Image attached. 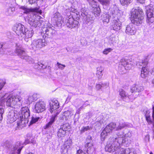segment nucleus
I'll return each instance as SVG.
<instances>
[{
  "mask_svg": "<svg viewBox=\"0 0 154 154\" xmlns=\"http://www.w3.org/2000/svg\"><path fill=\"white\" fill-rule=\"evenodd\" d=\"M125 141L123 138H116L114 137H111L107 141L105 146L106 151L112 152L115 151L119 152V148L122 143H125Z\"/></svg>",
  "mask_w": 154,
  "mask_h": 154,
  "instance_id": "obj_1",
  "label": "nucleus"
},
{
  "mask_svg": "<svg viewBox=\"0 0 154 154\" xmlns=\"http://www.w3.org/2000/svg\"><path fill=\"white\" fill-rule=\"evenodd\" d=\"M144 18L142 9L140 7L133 8L131 13V21L132 23L137 26L142 23Z\"/></svg>",
  "mask_w": 154,
  "mask_h": 154,
  "instance_id": "obj_2",
  "label": "nucleus"
},
{
  "mask_svg": "<svg viewBox=\"0 0 154 154\" xmlns=\"http://www.w3.org/2000/svg\"><path fill=\"white\" fill-rule=\"evenodd\" d=\"M69 11H70L67 12L66 17L64 20V25L65 24L68 27L72 29L78 26L79 24L78 21L74 20L73 15V14L77 15V11L76 9H69Z\"/></svg>",
  "mask_w": 154,
  "mask_h": 154,
  "instance_id": "obj_3",
  "label": "nucleus"
},
{
  "mask_svg": "<svg viewBox=\"0 0 154 154\" xmlns=\"http://www.w3.org/2000/svg\"><path fill=\"white\" fill-rule=\"evenodd\" d=\"M20 114V119L17 123V127L20 128L25 126V124L29 122L28 117L30 116V111L27 107H23L21 108V113Z\"/></svg>",
  "mask_w": 154,
  "mask_h": 154,
  "instance_id": "obj_4",
  "label": "nucleus"
},
{
  "mask_svg": "<svg viewBox=\"0 0 154 154\" xmlns=\"http://www.w3.org/2000/svg\"><path fill=\"white\" fill-rule=\"evenodd\" d=\"M22 143L20 141L16 142L14 144L12 145L9 141H5L2 146L4 149H6L8 151L13 154L15 151L17 150V154H20L23 146H22Z\"/></svg>",
  "mask_w": 154,
  "mask_h": 154,
  "instance_id": "obj_5",
  "label": "nucleus"
},
{
  "mask_svg": "<svg viewBox=\"0 0 154 154\" xmlns=\"http://www.w3.org/2000/svg\"><path fill=\"white\" fill-rule=\"evenodd\" d=\"M39 19L40 16L36 15L33 12H30L28 13L26 20L31 26L35 28L39 27L43 23V21Z\"/></svg>",
  "mask_w": 154,
  "mask_h": 154,
  "instance_id": "obj_6",
  "label": "nucleus"
},
{
  "mask_svg": "<svg viewBox=\"0 0 154 154\" xmlns=\"http://www.w3.org/2000/svg\"><path fill=\"white\" fill-rule=\"evenodd\" d=\"M112 17L113 24L111 28L113 30L118 31L121 29L122 23L124 19L121 16V14L118 12L112 14Z\"/></svg>",
  "mask_w": 154,
  "mask_h": 154,
  "instance_id": "obj_7",
  "label": "nucleus"
},
{
  "mask_svg": "<svg viewBox=\"0 0 154 154\" xmlns=\"http://www.w3.org/2000/svg\"><path fill=\"white\" fill-rule=\"evenodd\" d=\"M53 26L49 24L45 27H42V35L43 38H52L55 34L56 31L52 27Z\"/></svg>",
  "mask_w": 154,
  "mask_h": 154,
  "instance_id": "obj_8",
  "label": "nucleus"
},
{
  "mask_svg": "<svg viewBox=\"0 0 154 154\" xmlns=\"http://www.w3.org/2000/svg\"><path fill=\"white\" fill-rule=\"evenodd\" d=\"M133 62L129 60H122L121 65L119 66V70L122 74L125 73L126 70H129L132 67Z\"/></svg>",
  "mask_w": 154,
  "mask_h": 154,
  "instance_id": "obj_9",
  "label": "nucleus"
},
{
  "mask_svg": "<svg viewBox=\"0 0 154 154\" xmlns=\"http://www.w3.org/2000/svg\"><path fill=\"white\" fill-rule=\"evenodd\" d=\"M116 124L113 122H111L106 126L100 134L101 139L102 141H103L105 140L106 137L108 134L112 132L113 129L116 128Z\"/></svg>",
  "mask_w": 154,
  "mask_h": 154,
  "instance_id": "obj_10",
  "label": "nucleus"
},
{
  "mask_svg": "<svg viewBox=\"0 0 154 154\" xmlns=\"http://www.w3.org/2000/svg\"><path fill=\"white\" fill-rule=\"evenodd\" d=\"M47 44L45 38L43 39H40L34 41L31 45L33 49L35 50L39 49L45 46Z\"/></svg>",
  "mask_w": 154,
  "mask_h": 154,
  "instance_id": "obj_11",
  "label": "nucleus"
},
{
  "mask_svg": "<svg viewBox=\"0 0 154 154\" xmlns=\"http://www.w3.org/2000/svg\"><path fill=\"white\" fill-rule=\"evenodd\" d=\"M15 51L17 55L22 59L25 60L26 61L28 62L31 59V57L27 55L23 48H17Z\"/></svg>",
  "mask_w": 154,
  "mask_h": 154,
  "instance_id": "obj_12",
  "label": "nucleus"
},
{
  "mask_svg": "<svg viewBox=\"0 0 154 154\" xmlns=\"http://www.w3.org/2000/svg\"><path fill=\"white\" fill-rule=\"evenodd\" d=\"M148 63L147 60L145 59L142 60V62L138 63L140 66H143L141 71L140 76L143 78H145L148 75L149 71L147 69L146 66Z\"/></svg>",
  "mask_w": 154,
  "mask_h": 154,
  "instance_id": "obj_13",
  "label": "nucleus"
},
{
  "mask_svg": "<svg viewBox=\"0 0 154 154\" xmlns=\"http://www.w3.org/2000/svg\"><path fill=\"white\" fill-rule=\"evenodd\" d=\"M144 89L143 87L141 84H136L131 88V91L133 94V97L132 99L134 100L139 95V93Z\"/></svg>",
  "mask_w": 154,
  "mask_h": 154,
  "instance_id": "obj_14",
  "label": "nucleus"
},
{
  "mask_svg": "<svg viewBox=\"0 0 154 154\" xmlns=\"http://www.w3.org/2000/svg\"><path fill=\"white\" fill-rule=\"evenodd\" d=\"M20 114L16 111L12 110L8 114V121L10 123H12L15 121L17 119H20Z\"/></svg>",
  "mask_w": 154,
  "mask_h": 154,
  "instance_id": "obj_15",
  "label": "nucleus"
},
{
  "mask_svg": "<svg viewBox=\"0 0 154 154\" xmlns=\"http://www.w3.org/2000/svg\"><path fill=\"white\" fill-rule=\"evenodd\" d=\"M146 22L149 24L152 23L154 21V16L153 13V8L152 7L149 6L146 8Z\"/></svg>",
  "mask_w": 154,
  "mask_h": 154,
  "instance_id": "obj_16",
  "label": "nucleus"
},
{
  "mask_svg": "<svg viewBox=\"0 0 154 154\" xmlns=\"http://www.w3.org/2000/svg\"><path fill=\"white\" fill-rule=\"evenodd\" d=\"M85 12L80 13L81 14L83 17V19H85V23L86 24L89 26L91 25L94 21V17L91 14H88L86 12V10Z\"/></svg>",
  "mask_w": 154,
  "mask_h": 154,
  "instance_id": "obj_17",
  "label": "nucleus"
},
{
  "mask_svg": "<svg viewBox=\"0 0 154 154\" xmlns=\"http://www.w3.org/2000/svg\"><path fill=\"white\" fill-rule=\"evenodd\" d=\"M45 109V102L42 100L37 102L35 105L34 111L35 112H42Z\"/></svg>",
  "mask_w": 154,
  "mask_h": 154,
  "instance_id": "obj_18",
  "label": "nucleus"
},
{
  "mask_svg": "<svg viewBox=\"0 0 154 154\" xmlns=\"http://www.w3.org/2000/svg\"><path fill=\"white\" fill-rule=\"evenodd\" d=\"M119 94L121 98L124 101L128 102L133 100L132 99L131 96L129 95L125 91L122 89H120L119 91Z\"/></svg>",
  "mask_w": 154,
  "mask_h": 154,
  "instance_id": "obj_19",
  "label": "nucleus"
},
{
  "mask_svg": "<svg viewBox=\"0 0 154 154\" xmlns=\"http://www.w3.org/2000/svg\"><path fill=\"white\" fill-rule=\"evenodd\" d=\"M53 19L55 21V24L58 27H60L63 23H64V20H62V18L60 14L57 12L54 14Z\"/></svg>",
  "mask_w": 154,
  "mask_h": 154,
  "instance_id": "obj_20",
  "label": "nucleus"
},
{
  "mask_svg": "<svg viewBox=\"0 0 154 154\" xmlns=\"http://www.w3.org/2000/svg\"><path fill=\"white\" fill-rule=\"evenodd\" d=\"M137 29L132 24H129L126 27L125 32L129 35H134L137 32Z\"/></svg>",
  "mask_w": 154,
  "mask_h": 154,
  "instance_id": "obj_21",
  "label": "nucleus"
},
{
  "mask_svg": "<svg viewBox=\"0 0 154 154\" xmlns=\"http://www.w3.org/2000/svg\"><path fill=\"white\" fill-rule=\"evenodd\" d=\"M25 29V26L21 23L16 24L13 28V30L18 36H21V34L23 32V29Z\"/></svg>",
  "mask_w": 154,
  "mask_h": 154,
  "instance_id": "obj_22",
  "label": "nucleus"
},
{
  "mask_svg": "<svg viewBox=\"0 0 154 154\" xmlns=\"http://www.w3.org/2000/svg\"><path fill=\"white\" fill-rule=\"evenodd\" d=\"M50 111L52 112L59 108V103L57 100H53L50 102Z\"/></svg>",
  "mask_w": 154,
  "mask_h": 154,
  "instance_id": "obj_23",
  "label": "nucleus"
},
{
  "mask_svg": "<svg viewBox=\"0 0 154 154\" xmlns=\"http://www.w3.org/2000/svg\"><path fill=\"white\" fill-rule=\"evenodd\" d=\"M91 137L88 136L86 139L87 143L85 145V150L86 151L87 153H89L90 152L91 149L93 146L92 143H91Z\"/></svg>",
  "mask_w": 154,
  "mask_h": 154,
  "instance_id": "obj_24",
  "label": "nucleus"
},
{
  "mask_svg": "<svg viewBox=\"0 0 154 154\" xmlns=\"http://www.w3.org/2000/svg\"><path fill=\"white\" fill-rule=\"evenodd\" d=\"M76 1L77 2V5L80 10V13L85 12V11L86 10V8H85V0H76Z\"/></svg>",
  "mask_w": 154,
  "mask_h": 154,
  "instance_id": "obj_25",
  "label": "nucleus"
},
{
  "mask_svg": "<svg viewBox=\"0 0 154 154\" xmlns=\"http://www.w3.org/2000/svg\"><path fill=\"white\" fill-rule=\"evenodd\" d=\"M5 103L7 106L12 107L14 105L13 96L9 95L6 98Z\"/></svg>",
  "mask_w": 154,
  "mask_h": 154,
  "instance_id": "obj_26",
  "label": "nucleus"
},
{
  "mask_svg": "<svg viewBox=\"0 0 154 154\" xmlns=\"http://www.w3.org/2000/svg\"><path fill=\"white\" fill-rule=\"evenodd\" d=\"M73 110H72L71 111H67L64 112L63 114L62 117L61 119H64L66 121L70 116L71 115H73L72 112Z\"/></svg>",
  "mask_w": 154,
  "mask_h": 154,
  "instance_id": "obj_27",
  "label": "nucleus"
},
{
  "mask_svg": "<svg viewBox=\"0 0 154 154\" xmlns=\"http://www.w3.org/2000/svg\"><path fill=\"white\" fill-rule=\"evenodd\" d=\"M33 30L31 29H30L29 30L27 29V30L25 32V33L24 34L25 36V40L27 41L26 40L29 38H30L33 35Z\"/></svg>",
  "mask_w": 154,
  "mask_h": 154,
  "instance_id": "obj_28",
  "label": "nucleus"
},
{
  "mask_svg": "<svg viewBox=\"0 0 154 154\" xmlns=\"http://www.w3.org/2000/svg\"><path fill=\"white\" fill-rule=\"evenodd\" d=\"M58 114V112L56 113V114H54L52 115L50 121L46 125L45 127V129H47L51 127V125L55 121V118Z\"/></svg>",
  "mask_w": 154,
  "mask_h": 154,
  "instance_id": "obj_29",
  "label": "nucleus"
},
{
  "mask_svg": "<svg viewBox=\"0 0 154 154\" xmlns=\"http://www.w3.org/2000/svg\"><path fill=\"white\" fill-rule=\"evenodd\" d=\"M101 12L100 9L99 7H97L94 8L93 10L92 14L96 17H98L100 16Z\"/></svg>",
  "mask_w": 154,
  "mask_h": 154,
  "instance_id": "obj_30",
  "label": "nucleus"
},
{
  "mask_svg": "<svg viewBox=\"0 0 154 154\" xmlns=\"http://www.w3.org/2000/svg\"><path fill=\"white\" fill-rule=\"evenodd\" d=\"M65 130L62 129L61 128L58 130L57 132V136L60 138L64 137L66 134Z\"/></svg>",
  "mask_w": 154,
  "mask_h": 154,
  "instance_id": "obj_31",
  "label": "nucleus"
},
{
  "mask_svg": "<svg viewBox=\"0 0 154 154\" xmlns=\"http://www.w3.org/2000/svg\"><path fill=\"white\" fill-rule=\"evenodd\" d=\"M128 126V125L127 123L125 122L123 123L120 122L119 123V126L116 127V129L117 131H119Z\"/></svg>",
  "mask_w": 154,
  "mask_h": 154,
  "instance_id": "obj_32",
  "label": "nucleus"
},
{
  "mask_svg": "<svg viewBox=\"0 0 154 154\" xmlns=\"http://www.w3.org/2000/svg\"><path fill=\"white\" fill-rule=\"evenodd\" d=\"M102 17V19L103 22L108 23L109 22L110 16L109 14H104Z\"/></svg>",
  "mask_w": 154,
  "mask_h": 154,
  "instance_id": "obj_33",
  "label": "nucleus"
},
{
  "mask_svg": "<svg viewBox=\"0 0 154 154\" xmlns=\"http://www.w3.org/2000/svg\"><path fill=\"white\" fill-rule=\"evenodd\" d=\"M89 5L93 8L98 7L97 2L96 0H87Z\"/></svg>",
  "mask_w": 154,
  "mask_h": 154,
  "instance_id": "obj_34",
  "label": "nucleus"
},
{
  "mask_svg": "<svg viewBox=\"0 0 154 154\" xmlns=\"http://www.w3.org/2000/svg\"><path fill=\"white\" fill-rule=\"evenodd\" d=\"M60 128L63 130H65L66 132L68 130L70 129L71 127L69 123H66L61 125Z\"/></svg>",
  "mask_w": 154,
  "mask_h": 154,
  "instance_id": "obj_35",
  "label": "nucleus"
},
{
  "mask_svg": "<svg viewBox=\"0 0 154 154\" xmlns=\"http://www.w3.org/2000/svg\"><path fill=\"white\" fill-rule=\"evenodd\" d=\"M72 145V140L71 139H68L65 141L63 146H66V147L70 149V147Z\"/></svg>",
  "mask_w": 154,
  "mask_h": 154,
  "instance_id": "obj_36",
  "label": "nucleus"
},
{
  "mask_svg": "<svg viewBox=\"0 0 154 154\" xmlns=\"http://www.w3.org/2000/svg\"><path fill=\"white\" fill-rule=\"evenodd\" d=\"M116 38L114 35L110 36L109 38V43L111 45V44H113L116 42Z\"/></svg>",
  "mask_w": 154,
  "mask_h": 154,
  "instance_id": "obj_37",
  "label": "nucleus"
},
{
  "mask_svg": "<svg viewBox=\"0 0 154 154\" xmlns=\"http://www.w3.org/2000/svg\"><path fill=\"white\" fill-rule=\"evenodd\" d=\"M91 129L92 128L89 127L88 126L85 127L83 126L82 128L80 130V134L81 135L84 133L85 131H87L88 130H91Z\"/></svg>",
  "mask_w": 154,
  "mask_h": 154,
  "instance_id": "obj_38",
  "label": "nucleus"
},
{
  "mask_svg": "<svg viewBox=\"0 0 154 154\" xmlns=\"http://www.w3.org/2000/svg\"><path fill=\"white\" fill-rule=\"evenodd\" d=\"M69 149V148L66 147V146L63 145L61 146L60 152L62 154H65L67 152L68 150Z\"/></svg>",
  "mask_w": 154,
  "mask_h": 154,
  "instance_id": "obj_39",
  "label": "nucleus"
},
{
  "mask_svg": "<svg viewBox=\"0 0 154 154\" xmlns=\"http://www.w3.org/2000/svg\"><path fill=\"white\" fill-rule=\"evenodd\" d=\"M120 150V154H127L129 152L130 149H124L123 148H121L119 147V151Z\"/></svg>",
  "mask_w": 154,
  "mask_h": 154,
  "instance_id": "obj_40",
  "label": "nucleus"
},
{
  "mask_svg": "<svg viewBox=\"0 0 154 154\" xmlns=\"http://www.w3.org/2000/svg\"><path fill=\"white\" fill-rule=\"evenodd\" d=\"M39 119L40 118L39 117H37L35 116H32V117L31 120L30 122V124L31 125L35 123L36 122H37Z\"/></svg>",
  "mask_w": 154,
  "mask_h": 154,
  "instance_id": "obj_41",
  "label": "nucleus"
},
{
  "mask_svg": "<svg viewBox=\"0 0 154 154\" xmlns=\"http://www.w3.org/2000/svg\"><path fill=\"white\" fill-rule=\"evenodd\" d=\"M14 98V105H15L17 102H20L21 100V98L19 96H13Z\"/></svg>",
  "mask_w": 154,
  "mask_h": 154,
  "instance_id": "obj_42",
  "label": "nucleus"
},
{
  "mask_svg": "<svg viewBox=\"0 0 154 154\" xmlns=\"http://www.w3.org/2000/svg\"><path fill=\"white\" fill-rule=\"evenodd\" d=\"M103 5H107L110 3V0H98Z\"/></svg>",
  "mask_w": 154,
  "mask_h": 154,
  "instance_id": "obj_43",
  "label": "nucleus"
},
{
  "mask_svg": "<svg viewBox=\"0 0 154 154\" xmlns=\"http://www.w3.org/2000/svg\"><path fill=\"white\" fill-rule=\"evenodd\" d=\"M131 0H120L122 5H128L131 3Z\"/></svg>",
  "mask_w": 154,
  "mask_h": 154,
  "instance_id": "obj_44",
  "label": "nucleus"
},
{
  "mask_svg": "<svg viewBox=\"0 0 154 154\" xmlns=\"http://www.w3.org/2000/svg\"><path fill=\"white\" fill-rule=\"evenodd\" d=\"M4 112V108H2L1 106H0V121H1L3 119V115Z\"/></svg>",
  "mask_w": 154,
  "mask_h": 154,
  "instance_id": "obj_45",
  "label": "nucleus"
},
{
  "mask_svg": "<svg viewBox=\"0 0 154 154\" xmlns=\"http://www.w3.org/2000/svg\"><path fill=\"white\" fill-rule=\"evenodd\" d=\"M145 117H146V121H147V122L149 124H150L152 123H153V121H152L151 119L150 116L146 115ZM153 128H154V127L153 126Z\"/></svg>",
  "mask_w": 154,
  "mask_h": 154,
  "instance_id": "obj_46",
  "label": "nucleus"
},
{
  "mask_svg": "<svg viewBox=\"0 0 154 154\" xmlns=\"http://www.w3.org/2000/svg\"><path fill=\"white\" fill-rule=\"evenodd\" d=\"M124 132L123 131H119L117 134V136H118L117 137H114L116 138H118L119 137H122L123 138V140L125 141V142L126 139L125 140L124 139L123 137L124 136Z\"/></svg>",
  "mask_w": 154,
  "mask_h": 154,
  "instance_id": "obj_47",
  "label": "nucleus"
},
{
  "mask_svg": "<svg viewBox=\"0 0 154 154\" xmlns=\"http://www.w3.org/2000/svg\"><path fill=\"white\" fill-rule=\"evenodd\" d=\"M112 50V49L111 48H105L103 51V52L104 54L106 55Z\"/></svg>",
  "mask_w": 154,
  "mask_h": 154,
  "instance_id": "obj_48",
  "label": "nucleus"
},
{
  "mask_svg": "<svg viewBox=\"0 0 154 154\" xmlns=\"http://www.w3.org/2000/svg\"><path fill=\"white\" fill-rule=\"evenodd\" d=\"M5 84L6 82L5 80L0 79V91Z\"/></svg>",
  "mask_w": 154,
  "mask_h": 154,
  "instance_id": "obj_49",
  "label": "nucleus"
},
{
  "mask_svg": "<svg viewBox=\"0 0 154 154\" xmlns=\"http://www.w3.org/2000/svg\"><path fill=\"white\" fill-rule=\"evenodd\" d=\"M20 8L25 11L24 12V13L27 14L29 12H30L29 11V9L24 6H21Z\"/></svg>",
  "mask_w": 154,
  "mask_h": 154,
  "instance_id": "obj_50",
  "label": "nucleus"
},
{
  "mask_svg": "<svg viewBox=\"0 0 154 154\" xmlns=\"http://www.w3.org/2000/svg\"><path fill=\"white\" fill-rule=\"evenodd\" d=\"M5 98L2 99L0 101V106H1L2 108L5 107Z\"/></svg>",
  "mask_w": 154,
  "mask_h": 154,
  "instance_id": "obj_51",
  "label": "nucleus"
},
{
  "mask_svg": "<svg viewBox=\"0 0 154 154\" xmlns=\"http://www.w3.org/2000/svg\"><path fill=\"white\" fill-rule=\"evenodd\" d=\"M57 65L58 66V68L61 69H63L66 66L65 65L62 64L59 62L57 63Z\"/></svg>",
  "mask_w": 154,
  "mask_h": 154,
  "instance_id": "obj_52",
  "label": "nucleus"
},
{
  "mask_svg": "<svg viewBox=\"0 0 154 154\" xmlns=\"http://www.w3.org/2000/svg\"><path fill=\"white\" fill-rule=\"evenodd\" d=\"M107 84V83H105L104 84H102L101 85L100 84H97L96 85V88L98 90L100 89L101 87H102L103 85L106 86Z\"/></svg>",
  "mask_w": 154,
  "mask_h": 154,
  "instance_id": "obj_53",
  "label": "nucleus"
},
{
  "mask_svg": "<svg viewBox=\"0 0 154 154\" xmlns=\"http://www.w3.org/2000/svg\"><path fill=\"white\" fill-rule=\"evenodd\" d=\"M96 75L98 78L100 79L101 78L102 76L103 75V74L102 72L99 71L97 72Z\"/></svg>",
  "mask_w": 154,
  "mask_h": 154,
  "instance_id": "obj_54",
  "label": "nucleus"
},
{
  "mask_svg": "<svg viewBox=\"0 0 154 154\" xmlns=\"http://www.w3.org/2000/svg\"><path fill=\"white\" fill-rule=\"evenodd\" d=\"M33 100H36L39 98V96L36 94H34L32 95Z\"/></svg>",
  "mask_w": 154,
  "mask_h": 154,
  "instance_id": "obj_55",
  "label": "nucleus"
},
{
  "mask_svg": "<svg viewBox=\"0 0 154 154\" xmlns=\"http://www.w3.org/2000/svg\"><path fill=\"white\" fill-rule=\"evenodd\" d=\"M13 14V13L11 10V9L9 8H8L6 14L8 15H10Z\"/></svg>",
  "mask_w": 154,
  "mask_h": 154,
  "instance_id": "obj_56",
  "label": "nucleus"
},
{
  "mask_svg": "<svg viewBox=\"0 0 154 154\" xmlns=\"http://www.w3.org/2000/svg\"><path fill=\"white\" fill-rule=\"evenodd\" d=\"M125 137H130L132 136V134L130 131H128L127 134L125 135Z\"/></svg>",
  "mask_w": 154,
  "mask_h": 154,
  "instance_id": "obj_57",
  "label": "nucleus"
},
{
  "mask_svg": "<svg viewBox=\"0 0 154 154\" xmlns=\"http://www.w3.org/2000/svg\"><path fill=\"white\" fill-rule=\"evenodd\" d=\"M28 102L29 103H32L33 100L32 96H29L27 99Z\"/></svg>",
  "mask_w": 154,
  "mask_h": 154,
  "instance_id": "obj_58",
  "label": "nucleus"
},
{
  "mask_svg": "<svg viewBox=\"0 0 154 154\" xmlns=\"http://www.w3.org/2000/svg\"><path fill=\"white\" fill-rule=\"evenodd\" d=\"M76 154H86L82 150L79 149L77 151Z\"/></svg>",
  "mask_w": 154,
  "mask_h": 154,
  "instance_id": "obj_59",
  "label": "nucleus"
},
{
  "mask_svg": "<svg viewBox=\"0 0 154 154\" xmlns=\"http://www.w3.org/2000/svg\"><path fill=\"white\" fill-rule=\"evenodd\" d=\"M24 143L25 145H26L29 143H30V139L27 138L25 140Z\"/></svg>",
  "mask_w": 154,
  "mask_h": 154,
  "instance_id": "obj_60",
  "label": "nucleus"
},
{
  "mask_svg": "<svg viewBox=\"0 0 154 154\" xmlns=\"http://www.w3.org/2000/svg\"><path fill=\"white\" fill-rule=\"evenodd\" d=\"M27 28H26L25 26V29H23V32H22V33L21 34V37H22L23 36V35H24V33H25V32H26V31L27 30Z\"/></svg>",
  "mask_w": 154,
  "mask_h": 154,
  "instance_id": "obj_61",
  "label": "nucleus"
},
{
  "mask_svg": "<svg viewBox=\"0 0 154 154\" xmlns=\"http://www.w3.org/2000/svg\"><path fill=\"white\" fill-rule=\"evenodd\" d=\"M152 109V119H153V126L154 127V106H153Z\"/></svg>",
  "mask_w": 154,
  "mask_h": 154,
  "instance_id": "obj_62",
  "label": "nucleus"
},
{
  "mask_svg": "<svg viewBox=\"0 0 154 154\" xmlns=\"http://www.w3.org/2000/svg\"><path fill=\"white\" fill-rule=\"evenodd\" d=\"M103 70V69L101 66L97 68V72H102Z\"/></svg>",
  "mask_w": 154,
  "mask_h": 154,
  "instance_id": "obj_63",
  "label": "nucleus"
},
{
  "mask_svg": "<svg viewBox=\"0 0 154 154\" xmlns=\"http://www.w3.org/2000/svg\"><path fill=\"white\" fill-rule=\"evenodd\" d=\"M30 143H32L33 144L35 143V141L34 140V139L33 138H31L30 139Z\"/></svg>",
  "mask_w": 154,
  "mask_h": 154,
  "instance_id": "obj_64",
  "label": "nucleus"
}]
</instances>
